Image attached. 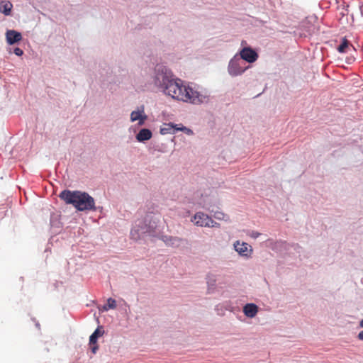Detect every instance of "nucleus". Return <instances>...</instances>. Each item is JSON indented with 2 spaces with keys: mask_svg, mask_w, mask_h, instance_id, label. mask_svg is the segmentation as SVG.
<instances>
[{
  "mask_svg": "<svg viewBox=\"0 0 363 363\" xmlns=\"http://www.w3.org/2000/svg\"><path fill=\"white\" fill-rule=\"evenodd\" d=\"M153 82L165 95L177 101L199 104L206 99L205 96L185 85L182 79L174 78L172 71L162 65L155 67Z\"/></svg>",
  "mask_w": 363,
  "mask_h": 363,
  "instance_id": "obj_1",
  "label": "nucleus"
},
{
  "mask_svg": "<svg viewBox=\"0 0 363 363\" xmlns=\"http://www.w3.org/2000/svg\"><path fill=\"white\" fill-rule=\"evenodd\" d=\"M192 221L198 226L208 227L209 222H211V218L202 212H198L194 215Z\"/></svg>",
  "mask_w": 363,
  "mask_h": 363,
  "instance_id": "obj_6",
  "label": "nucleus"
},
{
  "mask_svg": "<svg viewBox=\"0 0 363 363\" xmlns=\"http://www.w3.org/2000/svg\"><path fill=\"white\" fill-rule=\"evenodd\" d=\"M209 226L208 227H211V228H214V227H216V228H219L220 227V224L216 221H214L212 218H211V222H209Z\"/></svg>",
  "mask_w": 363,
  "mask_h": 363,
  "instance_id": "obj_23",
  "label": "nucleus"
},
{
  "mask_svg": "<svg viewBox=\"0 0 363 363\" xmlns=\"http://www.w3.org/2000/svg\"><path fill=\"white\" fill-rule=\"evenodd\" d=\"M152 135V132L149 129L143 128L137 134L136 139L139 142H143L150 140Z\"/></svg>",
  "mask_w": 363,
  "mask_h": 363,
  "instance_id": "obj_11",
  "label": "nucleus"
},
{
  "mask_svg": "<svg viewBox=\"0 0 363 363\" xmlns=\"http://www.w3.org/2000/svg\"><path fill=\"white\" fill-rule=\"evenodd\" d=\"M177 130L183 131L185 133H186L187 135L193 134V131L191 129H189L185 126H183L182 124H180L179 128H177Z\"/></svg>",
  "mask_w": 363,
  "mask_h": 363,
  "instance_id": "obj_19",
  "label": "nucleus"
},
{
  "mask_svg": "<svg viewBox=\"0 0 363 363\" xmlns=\"http://www.w3.org/2000/svg\"><path fill=\"white\" fill-rule=\"evenodd\" d=\"M13 4L9 1H1L0 2V11L6 16L11 14Z\"/></svg>",
  "mask_w": 363,
  "mask_h": 363,
  "instance_id": "obj_13",
  "label": "nucleus"
},
{
  "mask_svg": "<svg viewBox=\"0 0 363 363\" xmlns=\"http://www.w3.org/2000/svg\"><path fill=\"white\" fill-rule=\"evenodd\" d=\"M180 124H173L172 123H165L164 125L160 128V133L162 135H167V134H174L177 130V128H179Z\"/></svg>",
  "mask_w": 363,
  "mask_h": 363,
  "instance_id": "obj_9",
  "label": "nucleus"
},
{
  "mask_svg": "<svg viewBox=\"0 0 363 363\" xmlns=\"http://www.w3.org/2000/svg\"><path fill=\"white\" fill-rule=\"evenodd\" d=\"M140 230L136 228L132 229L130 231L131 238L134 240H138L140 238Z\"/></svg>",
  "mask_w": 363,
  "mask_h": 363,
  "instance_id": "obj_17",
  "label": "nucleus"
},
{
  "mask_svg": "<svg viewBox=\"0 0 363 363\" xmlns=\"http://www.w3.org/2000/svg\"><path fill=\"white\" fill-rule=\"evenodd\" d=\"M147 118V116L144 113V107L141 106L140 109L132 111L130 114V120L132 122L139 121L138 124L142 125Z\"/></svg>",
  "mask_w": 363,
  "mask_h": 363,
  "instance_id": "obj_7",
  "label": "nucleus"
},
{
  "mask_svg": "<svg viewBox=\"0 0 363 363\" xmlns=\"http://www.w3.org/2000/svg\"><path fill=\"white\" fill-rule=\"evenodd\" d=\"M6 40L9 45H13L22 40L21 33L14 30H9L6 33Z\"/></svg>",
  "mask_w": 363,
  "mask_h": 363,
  "instance_id": "obj_8",
  "label": "nucleus"
},
{
  "mask_svg": "<svg viewBox=\"0 0 363 363\" xmlns=\"http://www.w3.org/2000/svg\"><path fill=\"white\" fill-rule=\"evenodd\" d=\"M240 59L253 63L258 59V54L250 47H245L240 51Z\"/></svg>",
  "mask_w": 363,
  "mask_h": 363,
  "instance_id": "obj_4",
  "label": "nucleus"
},
{
  "mask_svg": "<svg viewBox=\"0 0 363 363\" xmlns=\"http://www.w3.org/2000/svg\"><path fill=\"white\" fill-rule=\"evenodd\" d=\"M258 312V307L254 303H247L243 308V313L247 317L253 318Z\"/></svg>",
  "mask_w": 363,
  "mask_h": 363,
  "instance_id": "obj_10",
  "label": "nucleus"
},
{
  "mask_svg": "<svg viewBox=\"0 0 363 363\" xmlns=\"http://www.w3.org/2000/svg\"><path fill=\"white\" fill-rule=\"evenodd\" d=\"M246 44H247V43L245 40H242V43H241L242 45H246Z\"/></svg>",
  "mask_w": 363,
  "mask_h": 363,
  "instance_id": "obj_27",
  "label": "nucleus"
},
{
  "mask_svg": "<svg viewBox=\"0 0 363 363\" xmlns=\"http://www.w3.org/2000/svg\"><path fill=\"white\" fill-rule=\"evenodd\" d=\"M247 68L244 62L240 58L235 56L228 64V71L231 76L235 77L242 74Z\"/></svg>",
  "mask_w": 363,
  "mask_h": 363,
  "instance_id": "obj_3",
  "label": "nucleus"
},
{
  "mask_svg": "<svg viewBox=\"0 0 363 363\" xmlns=\"http://www.w3.org/2000/svg\"><path fill=\"white\" fill-rule=\"evenodd\" d=\"M13 52L15 55H16L17 56H21L23 55V50H21V48H16L13 50Z\"/></svg>",
  "mask_w": 363,
  "mask_h": 363,
  "instance_id": "obj_21",
  "label": "nucleus"
},
{
  "mask_svg": "<svg viewBox=\"0 0 363 363\" xmlns=\"http://www.w3.org/2000/svg\"><path fill=\"white\" fill-rule=\"evenodd\" d=\"M359 10L362 15L363 16V3L359 5Z\"/></svg>",
  "mask_w": 363,
  "mask_h": 363,
  "instance_id": "obj_26",
  "label": "nucleus"
},
{
  "mask_svg": "<svg viewBox=\"0 0 363 363\" xmlns=\"http://www.w3.org/2000/svg\"><path fill=\"white\" fill-rule=\"evenodd\" d=\"M350 47H352V45L346 38H342L337 50L342 53L347 52Z\"/></svg>",
  "mask_w": 363,
  "mask_h": 363,
  "instance_id": "obj_15",
  "label": "nucleus"
},
{
  "mask_svg": "<svg viewBox=\"0 0 363 363\" xmlns=\"http://www.w3.org/2000/svg\"><path fill=\"white\" fill-rule=\"evenodd\" d=\"M182 239L177 237L164 236L163 241L167 245L172 247H179L182 242Z\"/></svg>",
  "mask_w": 363,
  "mask_h": 363,
  "instance_id": "obj_12",
  "label": "nucleus"
},
{
  "mask_svg": "<svg viewBox=\"0 0 363 363\" xmlns=\"http://www.w3.org/2000/svg\"><path fill=\"white\" fill-rule=\"evenodd\" d=\"M235 250L240 255L247 258L251 257L253 250L247 242L236 241L234 243Z\"/></svg>",
  "mask_w": 363,
  "mask_h": 363,
  "instance_id": "obj_5",
  "label": "nucleus"
},
{
  "mask_svg": "<svg viewBox=\"0 0 363 363\" xmlns=\"http://www.w3.org/2000/svg\"><path fill=\"white\" fill-rule=\"evenodd\" d=\"M248 235L252 238H257L260 235V233L256 231H251L248 233Z\"/></svg>",
  "mask_w": 363,
  "mask_h": 363,
  "instance_id": "obj_22",
  "label": "nucleus"
},
{
  "mask_svg": "<svg viewBox=\"0 0 363 363\" xmlns=\"http://www.w3.org/2000/svg\"><path fill=\"white\" fill-rule=\"evenodd\" d=\"M91 346V351L93 353H96L99 347L97 345V343L96 345H90Z\"/></svg>",
  "mask_w": 363,
  "mask_h": 363,
  "instance_id": "obj_24",
  "label": "nucleus"
},
{
  "mask_svg": "<svg viewBox=\"0 0 363 363\" xmlns=\"http://www.w3.org/2000/svg\"><path fill=\"white\" fill-rule=\"evenodd\" d=\"M342 16L340 18V21L342 24H343L345 23V21H344L345 14L343 13H342Z\"/></svg>",
  "mask_w": 363,
  "mask_h": 363,
  "instance_id": "obj_25",
  "label": "nucleus"
},
{
  "mask_svg": "<svg viewBox=\"0 0 363 363\" xmlns=\"http://www.w3.org/2000/svg\"><path fill=\"white\" fill-rule=\"evenodd\" d=\"M359 326H360L362 328H363V319L360 320V322H359ZM357 338H358L359 340L363 341V330L359 333V334L357 335Z\"/></svg>",
  "mask_w": 363,
  "mask_h": 363,
  "instance_id": "obj_20",
  "label": "nucleus"
},
{
  "mask_svg": "<svg viewBox=\"0 0 363 363\" xmlns=\"http://www.w3.org/2000/svg\"><path fill=\"white\" fill-rule=\"evenodd\" d=\"M104 334V330H101V328H97L96 330L89 337V345H96L97 342V339L102 336Z\"/></svg>",
  "mask_w": 363,
  "mask_h": 363,
  "instance_id": "obj_14",
  "label": "nucleus"
},
{
  "mask_svg": "<svg viewBox=\"0 0 363 363\" xmlns=\"http://www.w3.org/2000/svg\"><path fill=\"white\" fill-rule=\"evenodd\" d=\"M116 307V301L115 299L112 298H109L107 300V303L104 306V311H108L109 309H114Z\"/></svg>",
  "mask_w": 363,
  "mask_h": 363,
  "instance_id": "obj_16",
  "label": "nucleus"
},
{
  "mask_svg": "<svg viewBox=\"0 0 363 363\" xmlns=\"http://www.w3.org/2000/svg\"><path fill=\"white\" fill-rule=\"evenodd\" d=\"M213 216L218 220H226L225 217L228 218V216H225L223 212L220 211L215 212Z\"/></svg>",
  "mask_w": 363,
  "mask_h": 363,
  "instance_id": "obj_18",
  "label": "nucleus"
},
{
  "mask_svg": "<svg viewBox=\"0 0 363 363\" xmlns=\"http://www.w3.org/2000/svg\"><path fill=\"white\" fill-rule=\"evenodd\" d=\"M59 197L79 211H96L94 199L86 192L66 189L60 192Z\"/></svg>",
  "mask_w": 363,
  "mask_h": 363,
  "instance_id": "obj_2",
  "label": "nucleus"
}]
</instances>
